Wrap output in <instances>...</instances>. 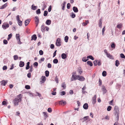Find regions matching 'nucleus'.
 <instances>
[{
	"label": "nucleus",
	"instance_id": "43",
	"mask_svg": "<svg viewBox=\"0 0 125 125\" xmlns=\"http://www.w3.org/2000/svg\"><path fill=\"white\" fill-rule=\"evenodd\" d=\"M66 94L65 92V91H62L60 93V95L61 96H62Z\"/></svg>",
	"mask_w": 125,
	"mask_h": 125
},
{
	"label": "nucleus",
	"instance_id": "54",
	"mask_svg": "<svg viewBox=\"0 0 125 125\" xmlns=\"http://www.w3.org/2000/svg\"><path fill=\"white\" fill-rule=\"evenodd\" d=\"M106 55L107 57L110 59H111L112 57V55H110V54L108 53Z\"/></svg>",
	"mask_w": 125,
	"mask_h": 125
},
{
	"label": "nucleus",
	"instance_id": "6",
	"mask_svg": "<svg viewBox=\"0 0 125 125\" xmlns=\"http://www.w3.org/2000/svg\"><path fill=\"white\" fill-rule=\"evenodd\" d=\"M60 39L58 38L56 40V44L57 46H60L61 45V42H60Z\"/></svg>",
	"mask_w": 125,
	"mask_h": 125
},
{
	"label": "nucleus",
	"instance_id": "26",
	"mask_svg": "<svg viewBox=\"0 0 125 125\" xmlns=\"http://www.w3.org/2000/svg\"><path fill=\"white\" fill-rule=\"evenodd\" d=\"M43 114H44V119H46L48 117V116L47 114L45 112H43Z\"/></svg>",
	"mask_w": 125,
	"mask_h": 125
},
{
	"label": "nucleus",
	"instance_id": "46",
	"mask_svg": "<svg viewBox=\"0 0 125 125\" xmlns=\"http://www.w3.org/2000/svg\"><path fill=\"white\" fill-rule=\"evenodd\" d=\"M55 80L56 82V83H58V79L57 77V76H55Z\"/></svg>",
	"mask_w": 125,
	"mask_h": 125
},
{
	"label": "nucleus",
	"instance_id": "40",
	"mask_svg": "<svg viewBox=\"0 0 125 125\" xmlns=\"http://www.w3.org/2000/svg\"><path fill=\"white\" fill-rule=\"evenodd\" d=\"M89 119V116H85L83 118V119H84V121L88 120Z\"/></svg>",
	"mask_w": 125,
	"mask_h": 125
},
{
	"label": "nucleus",
	"instance_id": "36",
	"mask_svg": "<svg viewBox=\"0 0 125 125\" xmlns=\"http://www.w3.org/2000/svg\"><path fill=\"white\" fill-rule=\"evenodd\" d=\"M78 70H79V74L80 75L83 72V71L82 70L81 68L80 67L78 68Z\"/></svg>",
	"mask_w": 125,
	"mask_h": 125
},
{
	"label": "nucleus",
	"instance_id": "22",
	"mask_svg": "<svg viewBox=\"0 0 125 125\" xmlns=\"http://www.w3.org/2000/svg\"><path fill=\"white\" fill-rule=\"evenodd\" d=\"M45 23L47 25H49L51 23V21L50 20H46Z\"/></svg>",
	"mask_w": 125,
	"mask_h": 125
},
{
	"label": "nucleus",
	"instance_id": "28",
	"mask_svg": "<svg viewBox=\"0 0 125 125\" xmlns=\"http://www.w3.org/2000/svg\"><path fill=\"white\" fill-rule=\"evenodd\" d=\"M16 37L17 40H18V39H20V35L19 34H16Z\"/></svg>",
	"mask_w": 125,
	"mask_h": 125
},
{
	"label": "nucleus",
	"instance_id": "50",
	"mask_svg": "<svg viewBox=\"0 0 125 125\" xmlns=\"http://www.w3.org/2000/svg\"><path fill=\"white\" fill-rule=\"evenodd\" d=\"M14 60H16L18 58V56L17 55H15L14 56Z\"/></svg>",
	"mask_w": 125,
	"mask_h": 125
},
{
	"label": "nucleus",
	"instance_id": "51",
	"mask_svg": "<svg viewBox=\"0 0 125 125\" xmlns=\"http://www.w3.org/2000/svg\"><path fill=\"white\" fill-rule=\"evenodd\" d=\"M39 53L40 55H42L43 54V52L42 50H41L39 51Z\"/></svg>",
	"mask_w": 125,
	"mask_h": 125
},
{
	"label": "nucleus",
	"instance_id": "5",
	"mask_svg": "<svg viewBox=\"0 0 125 125\" xmlns=\"http://www.w3.org/2000/svg\"><path fill=\"white\" fill-rule=\"evenodd\" d=\"M20 16L19 15H17L16 17V19L18 22V23L20 26H21L22 24V22L19 19Z\"/></svg>",
	"mask_w": 125,
	"mask_h": 125
},
{
	"label": "nucleus",
	"instance_id": "29",
	"mask_svg": "<svg viewBox=\"0 0 125 125\" xmlns=\"http://www.w3.org/2000/svg\"><path fill=\"white\" fill-rule=\"evenodd\" d=\"M120 64V63L118 60H116L115 61V65L117 66L118 67L119 64Z\"/></svg>",
	"mask_w": 125,
	"mask_h": 125
},
{
	"label": "nucleus",
	"instance_id": "11",
	"mask_svg": "<svg viewBox=\"0 0 125 125\" xmlns=\"http://www.w3.org/2000/svg\"><path fill=\"white\" fill-rule=\"evenodd\" d=\"M59 104L61 105L63 104V105H65L67 103L65 101L62 100L60 101L59 102Z\"/></svg>",
	"mask_w": 125,
	"mask_h": 125
},
{
	"label": "nucleus",
	"instance_id": "49",
	"mask_svg": "<svg viewBox=\"0 0 125 125\" xmlns=\"http://www.w3.org/2000/svg\"><path fill=\"white\" fill-rule=\"evenodd\" d=\"M71 6V5L69 3H68L67 4V7L68 9H70Z\"/></svg>",
	"mask_w": 125,
	"mask_h": 125
},
{
	"label": "nucleus",
	"instance_id": "60",
	"mask_svg": "<svg viewBox=\"0 0 125 125\" xmlns=\"http://www.w3.org/2000/svg\"><path fill=\"white\" fill-rule=\"evenodd\" d=\"M27 76L29 78H30L31 77V74L30 73H28L27 74Z\"/></svg>",
	"mask_w": 125,
	"mask_h": 125
},
{
	"label": "nucleus",
	"instance_id": "37",
	"mask_svg": "<svg viewBox=\"0 0 125 125\" xmlns=\"http://www.w3.org/2000/svg\"><path fill=\"white\" fill-rule=\"evenodd\" d=\"M36 13L37 14H39L41 13V10L40 9H38L36 11Z\"/></svg>",
	"mask_w": 125,
	"mask_h": 125
},
{
	"label": "nucleus",
	"instance_id": "41",
	"mask_svg": "<svg viewBox=\"0 0 125 125\" xmlns=\"http://www.w3.org/2000/svg\"><path fill=\"white\" fill-rule=\"evenodd\" d=\"M122 26V24L121 23H120L119 24H118L117 26V28L119 29H121V28Z\"/></svg>",
	"mask_w": 125,
	"mask_h": 125
},
{
	"label": "nucleus",
	"instance_id": "19",
	"mask_svg": "<svg viewBox=\"0 0 125 125\" xmlns=\"http://www.w3.org/2000/svg\"><path fill=\"white\" fill-rule=\"evenodd\" d=\"M61 57L62 59H65L67 57V55L64 53H63L61 54Z\"/></svg>",
	"mask_w": 125,
	"mask_h": 125
},
{
	"label": "nucleus",
	"instance_id": "62",
	"mask_svg": "<svg viewBox=\"0 0 125 125\" xmlns=\"http://www.w3.org/2000/svg\"><path fill=\"white\" fill-rule=\"evenodd\" d=\"M52 67L51 64L50 63H49L47 64V67L49 68H50Z\"/></svg>",
	"mask_w": 125,
	"mask_h": 125
},
{
	"label": "nucleus",
	"instance_id": "63",
	"mask_svg": "<svg viewBox=\"0 0 125 125\" xmlns=\"http://www.w3.org/2000/svg\"><path fill=\"white\" fill-rule=\"evenodd\" d=\"M33 65L34 66H36L37 67L38 66V64L37 62H35L33 63Z\"/></svg>",
	"mask_w": 125,
	"mask_h": 125
},
{
	"label": "nucleus",
	"instance_id": "35",
	"mask_svg": "<svg viewBox=\"0 0 125 125\" xmlns=\"http://www.w3.org/2000/svg\"><path fill=\"white\" fill-rule=\"evenodd\" d=\"M102 76L104 77L106 75V72L105 71H104L102 73Z\"/></svg>",
	"mask_w": 125,
	"mask_h": 125
},
{
	"label": "nucleus",
	"instance_id": "25",
	"mask_svg": "<svg viewBox=\"0 0 125 125\" xmlns=\"http://www.w3.org/2000/svg\"><path fill=\"white\" fill-rule=\"evenodd\" d=\"M31 7V9L32 10H36L37 8V6H34L33 4L32 5Z\"/></svg>",
	"mask_w": 125,
	"mask_h": 125
},
{
	"label": "nucleus",
	"instance_id": "23",
	"mask_svg": "<svg viewBox=\"0 0 125 125\" xmlns=\"http://www.w3.org/2000/svg\"><path fill=\"white\" fill-rule=\"evenodd\" d=\"M61 86L64 89H65L66 88V84L65 83V82L61 84Z\"/></svg>",
	"mask_w": 125,
	"mask_h": 125
},
{
	"label": "nucleus",
	"instance_id": "32",
	"mask_svg": "<svg viewBox=\"0 0 125 125\" xmlns=\"http://www.w3.org/2000/svg\"><path fill=\"white\" fill-rule=\"evenodd\" d=\"M70 16L72 18H74L75 17V14L73 12H72Z\"/></svg>",
	"mask_w": 125,
	"mask_h": 125
},
{
	"label": "nucleus",
	"instance_id": "33",
	"mask_svg": "<svg viewBox=\"0 0 125 125\" xmlns=\"http://www.w3.org/2000/svg\"><path fill=\"white\" fill-rule=\"evenodd\" d=\"M69 37L67 36H66L64 37V41H65L67 42L68 41Z\"/></svg>",
	"mask_w": 125,
	"mask_h": 125
},
{
	"label": "nucleus",
	"instance_id": "20",
	"mask_svg": "<svg viewBox=\"0 0 125 125\" xmlns=\"http://www.w3.org/2000/svg\"><path fill=\"white\" fill-rule=\"evenodd\" d=\"M7 5V3H5L4 4L2 5L1 7L0 8V9H4L6 8Z\"/></svg>",
	"mask_w": 125,
	"mask_h": 125
},
{
	"label": "nucleus",
	"instance_id": "27",
	"mask_svg": "<svg viewBox=\"0 0 125 125\" xmlns=\"http://www.w3.org/2000/svg\"><path fill=\"white\" fill-rule=\"evenodd\" d=\"M87 64L89 65L90 66H92L93 65V64L92 62L90 61H88L87 62Z\"/></svg>",
	"mask_w": 125,
	"mask_h": 125
},
{
	"label": "nucleus",
	"instance_id": "34",
	"mask_svg": "<svg viewBox=\"0 0 125 125\" xmlns=\"http://www.w3.org/2000/svg\"><path fill=\"white\" fill-rule=\"evenodd\" d=\"M45 75L46 77H47L49 75V72L48 71H46L45 72Z\"/></svg>",
	"mask_w": 125,
	"mask_h": 125
},
{
	"label": "nucleus",
	"instance_id": "56",
	"mask_svg": "<svg viewBox=\"0 0 125 125\" xmlns=\"http://www.w3.org/2000/svg\"><path fill=\"white\" fill-rule=\"evenodd\" d=\"M3 43L5 44H6L8 43V41L6 40H4L3 41Z\"/></svg>",
	"mask_w": 125,
	"mask_h": 125
},
{
	"label": "nucleus",
	"instance_id": "16",
	"mask_svg": "<svg viewBox=\"0 0 125 125\" xmlns=\"http://www.w3.org/2000/svg\"><path fill=\"white\" fill-rule=\"evenodd\" d=\"M42 79L41 81V82L42 83H44L45 82L46 80V78L45 77V76H42Z\"/></svg>",
	"mask_w": 125,
	"mask_h": 125
},
{
	"label": "nucleus",
	"instance_id": "42",
	"mask_svg": "<svg viewBox=\"0 0 125 125\" xmlns=\"http://www.w3.org/2000/svg\"><path fill=\"white\" fill-rule=\"evenodd\" d=\"M48 14V12L47 10H45L44 11L43 15L44 16H47Z\"/></svg>",
	"mask_w": 125,
	"mask_h": 125
},
{
	"label": "nucleus",
	"instance_id": "64",
	"mask_svg": "<svg viewBox=\"0 0 125 125\" xmlns=\"http://www.w3.org/2000/svg\"><path fill=\"white\" fill-rule=\"evenodd\" d=\"M7 103L5 101H3L2 102V105H5Z\"/></svg>",
	"mask_w": 125,
	"mask_h": 125
},
{
	"label": "nucleus",
	"instance_id": "57",
	"mask_svg": "<svg viewBox=\"0 0 125 125\" xmlns=\"http://www.w3.org/2000/svg\"><path fill=\"white\" fill-rule=\"evenodd\" d=\"M105 30V27H104L103 28L102 31V35H104V31Z\"/></svg>",
	"mask_w": 125,
	"mask_h": 125
},
{
	"label": "nucleus",
	"instance_id": "47",
	"mask_svg": "<svg viewBox=\"0 0 125 125\" xmlns=\"http://www.w3.org/2000/svg\"><path fill=\"white\" fill-rule=\"evenodd\" d=\"M120 57L122 58H125V56L124 54L123 53H121L120 54Z\"/></svg>",
	"mask_w": 125,
	"mask_h": 125
},
{
	"label": "nucleus",
	"instance_id": "12",
	"mask_svg": "<svg viewBox=\"0 0 125 125\" xmlns=\"http://www.w3.org/2000/svg\"><path fill=\"white\" fill-rule=\"evenodd\" d=\"M31 41L33 40L34 41L36 40L37 38L36 35L35 34L31 36Z\"/></svg>",
	"mask_w": 125,
	"mask_h": 125
},
{
	"label": "nucleus",
	"instance_id": "24",
	"mask_svg": "<svg viewBox=\"0 0 125 125\" xmlns=\"http://www.w3.org/2000/svg\"><path fill=\"white\" fill-rule=\"evenodd\" d=\"M87 58L88 59H91L92 60H94V58L93 57V56L91 55H89L87 56Z\"/></svg>",
	"mask_w": 125,
	"mask_h": 125
},
{
	"label": "nucleus",
	"instance_id": "8",
	"mask_svg": "<svg viewBox=\"0 0 125 125\" xmlns=\"http://www.w3.org/2000/svg\"><path fill=\"white\" fill-rule=\"evenodd\" d=\"M96 95H95L94 97H93L92 103L94 104H95L96 102Z\"/></svg>",
	"mask_w": 125,
	"mask_h": 125
},
{
	"label": "nucleus",
	"instance_id": "45",
	"mask_svg": "<svg viewBox=\"0 0 125 125\" xmlns=\"http://www.w3.org/2000/svg\"><path fill=\"white\" fill-rule=\"evenodd\" d=\"M115 45L114 43H113L111 45V47L113 48H115Z\"/></svg>",
	"mask_w": 125,
	"mask_h": 125
},
{
	"label": "nucleus",
	"instance_id": "18",
	"mask_svg": "<svg viewBox=\"0 0 125 125\" xmlns=\"http://www.w3.org/2000/svg\"><path fill=\"white\" fill-rule=\"evenodd\" d=\"M7 83V81H5L4 80H3L1 82V84L3 86H5Z\"/></svg>",
	"mask_w": 125,
	"mask_h": 125
},
{
	"label": "nucleus",
	"instance_id": "2",
	"mask_svg": "<svg viewBox=\"0 0 125 125\" xmlns=\"http://www.w3.org/2000/svg\"><path fill=\"white\" fill-rule=\"evenodd\" d=\"M114 110L115 112V115L117 119V120L118 121L119 115V110L118 107L117 106H115Z\"/></svg>",
	"mask_w": 125,
	"mask_h": 125
},
{
	"label": "nucleus",
	"instance_id": "30",
	"mask_svg": "<svg viewBox=\"0 0 125 125\" xmlns=\"http://www.w3.org/2000/svg\"><path fill=\"white\" fill-rule=\"evenodd\" d=\"M88 60V59H86V57H83L82 59V61L84 62H86Z\"/></svg>",
	"mask_w": 125,
	"mask_h": 125
},
{
	"label": "nucleus",
	"instance_id": "58",
	"mask_svg": "<svg viewBox=\"0 0 125 125\" xmlns=\"http://www.w3.org/2000/svg\"><path fill=\"white\" fill-rule=\"evenodd\" d=\"M52 9V6L51 5H50L49 6V8H48V10L49 12H50L51 10Z\"/></svg>",
	"mask_w": 125,
	"mask_h": 125
},
{
	"label": "nucleus",
	"instance_id": "9",
	"mask_svg": "<svg viewBox=\"0 0 125 125\" xmlns=\"http://www.w3.org/2000/svg\"><path fill=\"white\" fill-rule=\"evenodd\" d=\"M35 22H36L37 24L36 26H37L38 25V23L39 22V18L37 16H36L35 17Z\"/></svg>",
	"mask_w": 125,
	"mask_h": 125
},
{
	"label": "nucleus",
	"instance_id": "44",
	"mask_svg": "<svg viewBox=\"0 0 125 125\" xmlns=\"http://www.w3.org/2000/svg\"><path fill=\"white\" fill-rule=\"evenodd\" d=\"M112 109V107L110 106H109L107 108V110L108 111H110Z\"/></svg>",
	"mask_w": 125,
	"mask_h": 125
},
{
	"label": "nucleus",
	"instance_id": "31",
	"mask_svg": "<svg viewBox=\"0 0 125 125\" xmlns=\"http://www.w3.org/2000/svg\"><path fill=\"white\" fill-rule=\"evenodd\" d=\"M41 28L42 32H44L45 31L44 26V25H42L41 26Z\"/></svg>",
	"mask_w": 125,
	"mask_h": 125
},
{
	"label": "nucleus",
	"instance_id": "52",
	"mask_svg": "<svg viewBox=\"0 0 125 125\" xmlns=\"http://www.w3.org/2000/svg\"><path fill=\"white\" fill-rule=\"evenodd\" d=\"M25 88L26 89H29L30 88V87L29 85H27L25 86Z\"/></svg>",
	"mask_w": 125,
	"mask_h": 125
},
{
	"label": "nucleus",
	"instance_id": "13",
	"mask_svg": "<svg viewBox=\"0 0 125 125\" xmlns=\"http://www.w3.org/2000/svg\"><path fill=\"white\" fill-rule=\"evenodd\" d=\"M88 107V104L87 103H85L83 106V108L85 110L87 109Z\"/></svg>",
	"mask_w": 125,
	"mask_h": 125
},
{
	"label": "nucleus",
	"instance_id": "4",
	"mask_svg": "<svg viewBox=\"0 0 125 125\" xmlns=\"http://www.w3.org/2000/svg\"><path fill=\"white\" fill-rule=\"evenodd\" d=\"M21 99L20 98L18 99V98H15L14 99V103L15 105H18V103L19 102L21 101Z\"/></svg>",
	"mask_w": 125,
	"mask_h": 125
},
{
	"label": "nucleus",
	"instance_id": "14",
	"mask_svg": "<svg viewBox=\"0 0 125 125\" xmlns=\"http://www.w3.org/2000/svg\"><path fill=\"white\" fill-rule=\"evenodd\" d=\"M30 21V19H28L25 20L24 22L25 26H27L28 25V24L29 23Z\"/></svg>",
	"mask_w": 125,
	"mask_h": 125
},
{
	"label": "nucleus",
	"instance_id": "39",
	"mask_svg": "<svg viewBox=\"0 0 125 125\" xmlns=\"http://www.w3.org/2000/svg\"><path fill=\"white\" fill-rule=\"evenodd\" d=\"M53 62L54 64H57L58 62V60L57 59H54L53 61Z\"/></svg>",
	"mask_w": 125,
	"mask_h": 125
},
{
	"label": "nucleus",
	"instance_id": "21",
	"mask_svg": "<svg viewBox=\"0 0 125 125\" xmlns=\"http://www.w3.org/2000/svg\"><path fill=\"white\" fill-rule=\"evenodd\" d=\"M30 62H27L26 64V70L30 68Z\"/></svg>",
	"mask_w": 125,
	"mask_h": 125
},
{
	"label": "nucleus",
	"instance_id": "61",
	"mask_svg": "<svg viewBox=\"0 0 125 125\" xmlns=\"http://www.w3.org/2000/svg\"><path fill=\"white\" fill-rule=\"evenodd\" d=\"M47 111L48 112L51 113L52 112V109L51 108H49L48 109Z\"/></svg>",
	"mask_w": 125,
	"mask_h": 125
},
{
	"label": "nucleus",
	"instance_id": "10",
	"mask_svg": "<svg viewBox=\"0 0 125 125\" xmlns=\"http://www.w3.org/2000/svg\"><path fill=\"white\" fill-rule=\"evenodd\" d=\"M102 90L103 91V94H104L107 93V91L106 90V89L105 87L104 86H102Z\"/></svg>",
	"mask_w": 125,
	"mask_h": 125
},
{
	"label": "nucleus",
	"instance_id": "7",
	"mask_svg": "<svg viewBox=\"0 0 125 125\" xmlns=\"http://www.w3.org/2000/svg\"><path fill=\"white\" fill-rule=\"evenodd\" d=\"M9 26L8 24H6V23H4L2 26V28L4 29H5L6 28H8Z\"/></svg>",
	"mask_w": 125,
	"mask_h": 125
},
{
	"label": "nucleus",
	"instance_id": "38",
	"mask_svg": "<svg viewBox=\"0 0 125 125\" xmlns=\"http://www.w3.org/2000/svg\"><path fill=\"white\" fill-rule=\"evenodd\" d=\"M30 70H29V72H32V71L33 70L32 65H31V66L30 67Z\"/></svg>",
	"mask_w": 125,
	"mask_h": 125
},
{
	"label": "nucleus",
	"instance_id": "17",
	"mask_svg": "<svg viewBox=\"0 0 125 125\" xmlns=\"http://www.w3.org/2000/svg\"><path fill=\"white\" fill-rule=\"evenodd\" d=\"M73 9L74 12L76 13L78 11V10L77 7L74 6L73 7Z\"/></svg>",
	"mask_w": 125,
	"mask_h": 125
},
{
	"label": "nucleus",
	"instance_id": "15",
	"mask_svg": "<svg viewBox=\"0 0 125 125\" xmlns=\"http://www.w3.org/2000/svg\"><path fill=\"white\" fill-rule=\"evenodd\" d=\"M24 63L23 62L20 61V62L19 66L20 67H22L24 66Z\"/></svg>",
	"mask_w": 125,
	"mask_h": 125
},
{
	"label": "nucleus",
	"instance_id": "59",
	"mask_svg": "<svg viewBox=\"0 0 125 125\" xmlns=\"http://www.w3.org/2000/svg\"><path fill=\"white\" fill-rule=\"evenodd\" d=\"M54 48V45L53 44H51L50 45V48L52 49H53Z\"/></svg>",
	"mask_w": 125,
	"mask_h": 125
},
{
	"label": "nucleus",
	"instance_id": "48",
	"mask_svg": "<svg viewBox=\"0 0 125 125\" xmlns=\"http://www.w3.org/2000/svg\"><path fill=\"white\" fill-rule=\"evenodd\" d=\"M45 58L44 57L40 59V60L39 61V63H41V61L43 62L44 61Z\"/></svg>",
	"mask_w": 125,
	"mask_h": 125
},
{
	"label": "nucleus",
	"instance_id": "53",
	"mask_svg": "<svg viewBox=\"0 0 125 125\" xmlns=\"http://www.w3.org/2000/svg\"><path fill=\"white\" fill-rule=\"evenodd\" d=\"M102 81L100 78L99 79V85L101 86L102 84Z\"/></svg>",
	"mask_w": 125,
	"mask_h": 125
},
{
	"label": "nucleus",
	"instance_id": "55",
	"mask_svg": "<svg viewBox=\"0 0 125 125\" xmlns=\"http://www.w3.org/2000/svg\"><path fill=\"white\" fill-rule=\"evenodd\" d=\"M86 88L85 85H84V86L83 87V88H82V91L83 92V93H84L85 92V91L84 92L83 90H85Z\"/></svg>",
	"mask_w": 125,
	"mask_h": 125
},
{
	"label": "nucleus",
	"instance_id": "3",
	"mask_svg": "<svg viewBox=\"0 0 125 125\" xmlns=\"http://www.w3.org/2000/svg\"><path fill=\"white\" fill-rule=\"evenodd\" d=\"M101 60H95L93 62V63L94 66H96L98 65L99 66L101 65Z\"/></svg>",
	"mask_w": 125,
	"mask_h": 125
},
{
	"label": "nucleus",
	"instance_id": "1",
	"mask_svg": "<svg viewBox=\"0 0 125 125\" xmlns=\"http://www.w3.org/2000/svg\"><path fill=\"white\" fill-rule=\"evenodd\" d=\"M73 78L74 80H78L80 81H84L85 80V78L84 77L82 76L79 75H76L75 76L73 74L71 79V81H73Z\"/></svg>",
	"mask_w": 125,
	"mask_h": 125
}]
</instances>
